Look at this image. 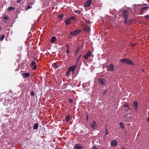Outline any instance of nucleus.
<instances>
[{"instance_id":"nucleus-49","label":"nucleus","mask_w":149,"mask_h":149,"mask_svg":"<svg viewBox=\"0 0 149 149\" xmlns=\"http://www.w3.org/2000/svg\"><path fill=\"white\" fill-rule=\"evenodd\" d=\"M122 149H125V148H124V147H122Z\"/></svg>"},{"instance_id":"nucleus-32","label":"nucleus","mask_w":149,"mask_h":149,"mask_svg":"<svg viewBox=\"0 0 149 149\" xmlns=\"http://www.w3.org/2000/svg\"><path fill=\"white\" fill-rule=\"evenodd\" d=\"M70 72V71H69V70H68V72L66 73V75L67 76H68L69 75V73Z\"/></svg>"},{"instance_id":"nucleus-6","label":"nucleus","mask_w":149,"mask_h":149,"mask_svg":"<svg viewBox=\"0 0 149 149\" xmlns=\"http://www.w3.org/2000/svg\"><path fill=\"white\" fill-rule=\"evenodd\" d=\"M77 63L74 66H72L70 67L68 70L69 71H70V72H71V71L72 72L73 74L74 73V71L77 67Z\"/></svg>"},{"instance_id":"nucleus-24","label":"nucleus","mask_w":149,"mask_h":149,"mask_svg":"<svg viewBox=\"0 0 149 149\" xmlns=\"http://www.w3.org/2000/svg\"><path fill=\"white\" fill-rule=\"evenodd\" d=\"M15 8H14L13 7H10L8 8V11H10L13 10H15Z\"/></svg>"},{"instance_id":"nucleus-44","label":"nucleus","mask_w":149,"mask_h":149,"mask_svg":"<svg viewBox=\"0 0 149 149\" xmlns=\"http://www.w3.org/2000/svg\"><path fill=\"white\" fill-rule=\"evenodd\" d=\"M105 67L107 68V69H108V67H109L108 66L106 65L105 66Z\"/></svg>"},{"instance_id":"nucleus-51","label":"nucleus","mask_w":149,"mask_h":149,"mask_svg":"<svg viewBox=\"0 0 149 149\" xmlns=\"http://www.w3.org/2000/svg\"><path fill=\"white\" fill-rule=\"evenodd\" d=\"M148 0V1H149V0Z\"/></svg>"},{"instance_id":"nucleus-37","label":"nucleus","mask_w":149,"mask_h":149,"mask_svg":"<svg viewBox=\"0 0 149 149\" xmlns=\"http://www.w3.org/2000/svg\"><path fill=\"white\" fill-rule=\"evenodd\" d=\"M107 90H106L104 91L103 93V94L105 95L106 93L107 92Z\"/></svg>"},{"instance_id":"nucleus-16","label":"nucleus","mask_w":149,"mask_h":149,"mask_svg":"<svg viewBox=\"0 0 149 149\" xmlns=\"http://www.w3.org/2000/svg\"><path fill=\"white\" fill-rule=\"evenodd\" d=\"M111 144L113 146H116L117 145V142L116 140H113L112 141Z\"/></svg>"},{"instance_id":"nucleus-3","label":"nucleus","mask_w":149,"mask_h":149,"mask_svg":"<svg viewBox=\"0 0 149 149\" xmlns=\"http://www.w3.org/2000/svg\"><path fill=\"white\" fill-rule=\"evenodd\" d=\"M83 29L84 31L87 33H89L91 31L90 28L87 25H85L83 26Z\"/></svg>"},{"instance_id":"nucleus-30","label":"nucleus","mask_w":149,"mask_h":149,"mask_svg":"<svg viewBox=\"0 0 149 149\" xmlns=\"http://www.w3.org/2000/svg\"><path fill=\"white\" fill-rule=\"evenodd\" d=\"M108 134V130L107 129H106V131L105 132V135H107Z\"/></svg>"},{"instance_id":"nucleus-33","label":"nucleus","mask_w":149,"mask_h":149,"mask_svg":"<svg viewBox=\"0 0 149 149\" xmlns=\"http://www.w3.org/2000/svg\"><path fill=\"white\" fill-rule=\"evenodd\" d=\"M81 55H80L79 56V58L77 59V62H78L79 61V60L80 59V58H81Z\"/></svg>"},{"instance_id":"nucleus-36","label":"nucleus","mask_w":149,"mask_h":149,"mask_svg":"<svg viewBox=\"0 0 149 149\" xmlns=\"http://www.w3.org/2000/svg\"><path fill=\"white\" fill-rule=\"evenodd\" d=\"M144 17H146V18H149V15H145L144 16Z\"/></svg>"},{"instance_id":"nucleus-17","label":"nucleus","mask_w":149,"mask_h":149,"mask_svg":"<svg viewBox=\"0 0 149 149\" xmlns=\"http://www.w3.org/2000/svg\"><path fill=\"white\" fill-rule=\"evenodd\" d=\"M81 48V47L80 46H79L77 48L74 55L75 56H76L77 55V53L79 52Z\"/></svg>"},{"instance_id":"nucleus-8","label":"nucleus","mask_w":149,"mask_h":149,"mask_svg":"<svg viewBox=\"0 0 149 149\" xmlns=\"http://www.w3.org/2000/svg\"><path fill=\"white\" fill-rule=\"evenodd\" d=\"M92 54V52L90 51H88L87 53L84 56V58L85 59H88V57H89L91 56V55Z\"/></svg>"},{"instance_id":"nucleus-34","label":"nucleus","mask_w":149,"mask_h":149,"mask_svg":"<svg viewBox=\"0 0 149 149\" xmlns=\"http://www.w3.org/2000/svg\"><path fill=\"white\" fill-rule=\"evenodd\" d=\"M65 46L66 48H67V49H69V46L68 44H66Z\"/></svg>"},{"instance_id":"nucleus-39","label":"nucleus","mask_w":149,"mask_h":149,"mask_svg":"<svg viewBox=\"0 0 149 149\" xmlns=\"http://www.w3.org/2000/svg\"><path fill=\"white\" fill-rule=\"evenodd\" d=\"M22 1V0H18L17 1V2L18 3H19L20 2Z\"/></svg>"},{"instance_id":"nucleus-22","label":"nucleus","mask_w":149,"mask_h":149,"mask_svg":"<svg viewBox=\"0 0 149 149\" xmlns=\"http://www.w3.org/2000/svg\"><path fill=\"white\" fill-rule=\"evenodd\" d=\"M70 118V115H68L65 118V121L67 122H69Z\"/></svg>"},{"instance_id":"nucleus-15","label":"nucleus","mask_w":149,"mask_h":149,"mask_svg":"<svg viewBox=\"0 0 149 149\" xmlns=\"http://www.w3.org/2000/svg\"><path fill=\"white\" fill-rule=\"evenodd\" d=\"M22 75L24 77L27 78L30 76V74L29 73H24L22 74Z\"/></svg>"},{"instance_id":"nucleus-48","label":"nucleus","mask_w":149,"mask_h":149,"mask_svg":"<svg viewBox=\"0 0 149 149\" xmlns=\"http://www.w3.org/2000/svg\"><path fill=\"white\" fill-rule=\"evenodd\" d=\"M130 107H128V109L130 110Z\"/></svg>"},{"instance_id":"nucleus-20","label":"nucleus","mask_w":149,"mask_h":149,"mask_svg":"<svg viewBox=\"0 0 149 149\" xmlns=\"http://www.w3.org/2000/svg\"><path fill=\"white\" fill-rule=\"evenodd\" d=\"M56 40V38L55 37H52L51 38V42L52 43H54L55 42Z\"/></svg>"},{"instance_id":"nucleus-31","label":"nucleus","mask_w":149,"mask_h":149,"mask_svg":"<svg viewBox=\"0 0 149 149\" xmlns=\"http://www.w3.org/2000/svg\"><path fill=\"white\" fill-rule=\"evenodd\" d=\"M69 103H72L73 102V100L72 99H69Z\"/></svg>"},{"instance_id":"nucleus-10","label":"nucleus","mask_w":149,"mask_h":149,"mask_svg":"<svg viewBox=\"0 0 149 149\" xmlns=\"http://www.w3.org/2000/svg\"><path fill=\"white\" fill-rule=\"evenodd\" d=\"M138 102L137 101H135L133 103V107L134 109L137 111V109L138 107Z\"/></svg>"},{"instance_id":"nucleus-46","label":"nucleus","mask_w":149,"mask_h":149,"mask_svg":"<svg viewBox=\"0 0 149 149\" xmlns=\"http://www.w3.org/2000/svg\"><path fill=\"white\" fill-rule=\"evenodd\" d=\"M86 23H88V24L89 23V21H86Z\"/></svg>"},{"instance_id":"nucleus-14","label":"nucleus","mask_w":149,"mask_h":149,"mask_svg":"<svg viewBox=\"0 0 149 149\" xmlns=\"http://www.w3.org/2000/svg\"><path fill=\"white\" fill-rule=\"evenodd\" d=\"M128 19H124V23L125 24H130L131 23V20L130 19L129 20Z\"/></svg>"},{"instance_id":"nucleus-42","label":"nucleus","mask_w":149,"mask_h":149,"mask_svg":"<svg viewBox=\"0 0 149 149\" xmlns=\"http://www.w3.org/2000/svg\"><path fill=\"white\" fill-rule=\"evenodd\" d=\"M93 149H97V148L96 147L93 146Z\"/></svg>"},{"instance_id":"nucleus-11","label":"nucleus","mask_w":149,"mask_h":149,"mask_svg":"<svg viewBox=\"0 0 149 149\" xmlns=\"http://www.w3.org/2000/svg\"><path fill=\"white\" fill-rule=\"evenodd\" d=\"M31 66L33 67V70H35L37 69V66L36 64L35 63V62L34 61H33L31 63Z\"/></svg>"},{"instance_id":"nucleus-26","label":"nucleus","mask_w":149,"mask_h":149,"mask_svg":"<svg viewBox=\"0 0 149 149\" xmlns=\"http://www.w3.org/2000/svg\"><path fill=\"white\" fill-rule=\"evenodd\" d=\"M120 125L121 128H122V129L124 128V127L123 123H122L121 122H120Z\"/></svg>"},{"instance_id":"nucleus-28","label":"nucleus","mask_w":149,"mask_h":149,"mask_svg":"<svg viewBox=\"0 0 149 149\" xmlns=\"http://www.w3.org/2000/svg\"><path fill=\"white\" fill-rule=\"evenodd\" d=\"M70 18V19L71 20L72 19L73 20H75L76 19V18L75 17L73 16H71Z\"/></svg>"},{"instance_id":"nucleus-41","label":"nucleus","mask_w":149,"mask_h":149,"mask_svg":"<svg viewBox=\"0 0 149 149\" xmlns=\"http://www.w3.org/2000/svg\"><path fill=\"white\" fill-rule=\"evenodd\" d=\"M86 119L87 121H88V115L86 117Z\"/></svg>"},{"instance_id":"nucleus-2","label":"nucleus","mask_w":149,"mask_h":149,"mask_svg":"<svg viewBox=\"0 0 149 149\" xmlns=\"http://www.w3.org/2000/svg\"><path fill=\"white\" fill-rule=\"evenodd\" d=\"M129 12L127 10H124L123 12V16L124 19H129Z\"/></svg>"},{"instance_id":"nucleus-19","label":"nucleus","mask_w":149,"mask_h":149,"mask_svg":"<svg viewBox=\"0 0 149 149\" xmlns=\"http://www.w3.org/2000/svg\"><path fill=\"white\" fill-rule=\"evenodd\" d=\"M71 21L70 19L69 18L66 19L65 21V24L66 25H68L70 24Z\"/></svg>"},{"instance_id":"nucleus-9","label":"nucleus","mask_w":149,"mask_h":149,"mask_svg":"<svg viewBox=\"0 0 149 149\" xmlns=\"http://www.w3.org/2000/svg\"><path fill=\"white\" fill-rule=\"evenodd\" d=\"M91 3V0H88L85 2L84 4V6L85 7H88L90 5Z\"/></svg>"},{"instance_id":"nucleus-38","label":"nucleus","mask_w":149,"mask_h":149,"mask_svg":"<svg viewBox=\"0 0 149 149\" xmlns=\"http://www.w3.org/2000/svg\"><path fill=\"white\" fill-rule=\"evenodd\" d=\"M8 18V17H7V16H5L4 17H3V19H5V20H6Z\"/></svg>"},{"instance_id":"nucleus-29","label":"nucleus","mask_w":149,"mask_h":149,"mask_svg":"<svg viewBox=\"0 0 149 149\" xmlns=\"http://www.w3.org/2000/svg\"><path fill=\"white\" fill-rule=\"evenodd\" d=\"M129 107V104L127 103H125L124 105V107Z\"/></svg>"},{"instance_id":"nucleus-5","label":"nucleus","mask_w":149,"mask_h":149,"mask_svg":"<svg viewBox=\"0 0 149 149\" xmlns=\"http://www.w3.org/2000/svg\"><path fill=\"white\" fill-rule=\"evenodd\" d=\"M115 70V66L112 63L109 64L108 67V69H107V70L109 71L113 72Z\"/></svg>"},{"instance_id":"nucleus-1","label":"nucleus","mask_w":149,"mask_h":149,"mask_svg":"<svg viewBox=\"0 0 149 149\" xmlns=\"http://www.w3.org/2000/svg\"><path fill=\"white\" fill-rule=\"evenodd\" d=\"M120 61L122 63H124L128 65H134V64L132 61L127 58L121 59L120 60Z\"/></svg>"},{"instance_id":"nucleus-4","label":"nucleus","mask_w":149,"mask_h":149,"mask_svg":"<svg viewBox=\"0 0 149 149\" xmlns=\"http://www.w3.org/2000/svg\"><path fill=\"white\" fill-rule=\"evenodd\" d=\"M81 30L80 29H77L74 31H71L70 34L72 36H74L79 34L81 32Z\"/></svg>"},{"instance_id":"nucleus-25","label":"nucleus","mask_w":149,"mask_h":149,"mask_svg":"<svg viewBox=\"0 0 149 149\" xmlns=\"http://www.w3.org/2000/svg\"><path fill=\"white\" fill-rule=\"evenodd\" d=\"M4 35H1L0 37V40L1 41H2L3 40V39L4 38Z\"/></svg>"},{"instance_id":"nucleus-50","label":"nucleus","mask_w":149,"mask_h":149,"mask_svg":"<svg viewBox=\"0 0 149 149\" xmlns=\"http://www.w3.org/2000/svg\"><path fill=\"white\" fill-rule=\"evenodd\" d=\"M1 29V27L0 26V29Z\"/></svg>"},{"instance_id":"nucleus-40","label":"nucleus","mask_w":149,"mask_h":149,"mask_svg":"<svg viewBox=\"0 0 149 149\" xmlns=\"http://www.w3.org/2000/svg\"><path fill=\"white\" fill-rule=\"evenodd\" d=\"M31 8V6L30 5L28 6H27V8L28 9H30Z\"/></svg>"},{"instance_id":"nucleus-35","label":"nucleus","mask_w":149,"mask_h":149,"mask_svg":"<svg viewBox=\"0 0 149 149\" xmlns=\"http://www.w3.org/2000/svg\"><path fill=\"white\" fill-rule=\"evenodd\" d=\"M31 95H32L33 96H34L35 95L33 91L31 92Z\"/></svg>"},{"instance_id":"nucleus-13","label":"nucleus","mask_w":149,"mask_h":149,"mask_svg":"<svg viewBox=\"0 0 149 149\" xmlns=\"http://www.w3.org/2000/svg\"><path fill=\"white\" fill-rule=\"evenodd\" d=\"M149 8V6L144 7H142L140 11L142 13H143L145 11V10H147Z\"/></svg>"},{"instance_id":"nucleus-12","label":"nucleus","mask_w":149,"mask_h":149,"mask_svg":"<svg viewBox=\"0 0 149 149\" xmlns=\"http://www.w3.org/2000/svg\"><path fill=\"white\" fill-rule=\"evenodd\" d=\"M98 81L101 84L103 85L105 84V79H103L100 78L98 79Z\"/></svg>"},{"instance_id":"nucleus-23","label":"nucleus","mask_w":149,"mask_h":149,"mask_svg":"<svg viewBox=\"0 0 149 149\" xmlns=\"http://www.w3.org/2000/svg\"><path fill=\"white\" fill-rule=\"evenodd\" d=\"M53 68H55L56 69H57L59 67V66L57 65L56 63H54L53 64Z\"/></svg>"},{"instance_id":"nucleus-21","label":"nucleus","mask_w":149,"mask_h":149,"mask_svg":"<svg viewBox=\"0 0 149 149\" xmlns=\"http://www.w3.org/2000/svg\"><path fill=\"white\" fill-rule=\"evenodd\" d=\"M38 128V123H35L33 127V129L36 130Z\"/></svg>"},{"instance_id":"nucleus-18","label":"nucleus","mask_w":149,"mask_h":149,"mask_svg":"<svg viewBox=\"0 0 149 149\" xmlns=\"http://www.w3.org/2000/svg\"><path fill=\"white\" fill-rule=\"evenodd\" d=\"M97 125V124L95 121H94L93 123L91 124V127L93 129H94L95 127Z\"/></svg>"},{"instance_id":"nucleus-45","label":"nucleus","mask_w":149,"mask_h":149,"mask_svg":"<svg viewBox=\"0 0 149 149\" xmlns=\"http://www.w3.org/2000/svg\"><path fill=\"white\" fill-rule=\"evenodd\" d=\"M148 122H149V116L148 117V118L147 120Z\"/></svg>"},{"instance_id":"nucleus-7","label":"nucleus","mask_w":149,"mask_h":149,"mask_svg":"<svg viewBox=\"0 0 149 149\" xmlns=\"http://www.w3.org/2000/svg\"><path fill=\"white\" fill-rule=\"evenodd\" d=\"M84 148V147L81 145L79 144H75L74 146V149H82Z\"/></svg>"},{"instance_id":"nucleus-27","label":"nucleus","mask_w":149,"mask_h":149,"mask_svg":"<svg viewBox=\"0 0 149 149\" xmlns=\"http://www.w3.org/2000/svg\"><path fill=\"white\" fill-rule=\"evenodd\" d=\"M64 17L63 14L60 15H58V17L62 19Z\"/></svg>"},{"instance_id":"nucleus-43","label":"nucleus","mask_w":149,"mask_h":149,"mask_svg":"<svg viewBox=\"0 0 149 149\" xmlns=\"http://www.w3.org/2000/svg\"><path fill=\"white\" fill-rule=\"evenodd\" d=\"M69 49H67V50H66V53H68L69 52Z\"/></svg>"},{"instance_id":"nucleus-47","label":"nucleus","mask_w":149,"mask_h":149,"mask_svg":"<svg viewBox=\"0 0 149 149\" xmlns=\"http://www.w3.org/2000/svg\"><path fill=\"white\" fill-rule=\"evenodd\" d=\"M34 59L35 60H36V61H38V60L37 59H36V58H34Z\"/></svg>"}]
</instances>
